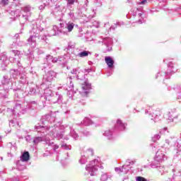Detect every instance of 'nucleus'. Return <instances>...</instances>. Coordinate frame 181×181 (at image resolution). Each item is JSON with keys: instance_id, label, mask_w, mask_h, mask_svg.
Segmentation results:
<instances>
[{"instance_id": "nucleus-1", "label": "nucleus", "mask_w": 181, "mask_h": 181, "mask_svg": "<svg viewBox=\"0 0 181 181\" xmlns=\"http://www.w3.org/2000/svg\"><path fill=\"white\" fill-rule=\"evenodd\" d=\"M9 80L8 76H4L1 83L3 85L4 90H0V98H8V93L9 90H12L13 87V83L8 81Z\"/></svg>"}, {"instance_id": "nucleus-2", "label": "nucleus", "mask_w": 181, "mask_h": 181, "mask_svg": "<svg viewBox=\"0 0 181 181\" xmlns=\"http://www.w3.org/2000/svg\"><path fill=\"white\" fill-rule=\"evenodd\" d=\"M35 129H36V131L38 132V134H41L40 136H36L33 139V143L35 144V145H37V144H39L40 142H42V141H45V139H46L45 138V135H46V129H49V127H41V126H35Z\"/></svg>"}, {"instance_id": "nucleus-3", "label": "nucleus", "mask_w": 181, "mask_h": 181, "mask_svg": "<svg viewBox=\"0 0 181 181\" xmlns=\"http://www.w3.org/2000/svg\"><path fill=\"white\" fill-rule=\"evenodd\" d=\"M97 168H100L101 169L104 168L98 160H94L86 165V170L90 173V176H94V173L96 172Z\"/></svg>"}, {"instance_id": "nucleus-4", "label": "nucleus", "mask_w": 181, "mask_h": 181, "mask_svg": "<svg viewBox=\"0 0 181 181\" xmlns=\"http://www.w3.org/2000/svg\"><path fill=\"white\" fill-rule=\"evenodd\" d=\"M55 121H56V117L50 115H45L42 116L41 119V122L42 124L46 125L45 126V127L46 128L47 127H48L49 128V129H46V132L50 131V128H53V126H50L49 125V124H53V122H54Z\"/></svg>"}, {"instance_id": "nucleus-5", "label": "nucleus", "mask_w": 181, "mask_h": 181, "mask_svg": "<svg viewBox=\"0 0 181 181\" xmlns=\"http://www.w3.org/2000/svg\"><path fill=\"white\" fill-rule=\"evenodd\" d=\"M103 52H111L112 50V39L110 37H105L102 40Z\"/></svg>"}, {"instance_id": "nucleus-6", "label": "nucleus", "mask_w": 181, "mask_h": 181, "mask_svg": "<svg viewBox=\"0 0 181 181\" xmlns=\"http://www.w3.org/2000/svg\"><path fill=\"white\" fill-rule=\"evenodd\" d=\"M61 30L59 32H62L64 35H67L69 33L71 32L73 29H74V23H60Z\"/></svg>"}, {"instance_id": "nucleus-7", "label": "nucleus", "mask_w": 181, "mask_h": 181, "mask_svg": "<svg viewBox=\"0 0 181 181\" xmlns=\"http://www.w3.org/2000/svg\"><path fill=\"white\" fill-rule=\"evenodd\" d=\"M50 131L52 135H54V136H57V138L62 139L64 135V127L63 126H60L59 127L54 126V128Z\"/></svg>"}, {"instance_id": "nucleus-8", "label": "nucleus", "mask_w": 181, "mask_h": 181, "mask_svg": "<svg viewBox=\"0 0 181 181\" xmlns=\"http://www.w3.org/2000/svg\"><path fill=\"white\" fill-rule=\"evenodd\" d=\"M0 69L2 71H5L6 70V66H8V56H6V53L4 52L0 54Z\"/></svg>"}, {"instance_id": "nucleus-9", "label": "nucleus", "mask_w": 181, "mask_h": 181, "mask_svg": "<svg viewBox=\"0 0 181 181\" xmlns=\"http://www.w3.org/2000/svg\"><path fill=\"white\" fill-rule=\"evenodd\" d=\"M34 35L30 36L28 39V43L33 47H36V39L38 37L39 33L35 32V28L33 29Z\"/></svg>"}, {"instance_id": "nucleus-10", "label": "nucleus", "mask_w": 181, "mask_h": 181, "mask_svg": "<svg viewBox=\"0 0 181 181\" xmlns=\"http://www.w3.org/2000/svg\"><path fill=\"white\" fill-rule=\"evenodd\" d=\"M19 76V71L11 69L8 75H5L4 77H8V81L13 83L12 78H16Z\"/></svg>"}, {"instance_id": "nucleus-11", "label": "nucleus", "mask_w": 181, "mask_h": 181, "mask_svg": "<svg viewBox=\"0 0 181 181\" xmlns=\"http://www.w3.org/2000/svg\"><path fill=\"white\" fill-rule=\"evenodd\" d=\"M12 53L13 56H14V58L13 57H10L9 61L11 63H15V62H18V63H19V59H21V52L18 50H13Z\"/></svg>"}, {"instance_id": "nucleus-12", "label": "nucleus", "mask_w": 181, "mask_h": 181, "mask_svg": "<svg viewBox=\"0 0 181 181\" xmlns=\"http://www.w3.org/2000/svg\"><path fill=\"white\" fill-rule=\"evenodd\" d=\"M56 72L53 71H49L45 74L44 80L48 81L49 83H52V81L56 78Z\"/></svg>"}, {"instance_id": "nucleus-13", "label": "nucleus", "mask_w": 181, "mask_h": 181, "mask_svg": "<svg viewBox=\"0 0 181 181\" xmlns=\"http://www.w3.org/2000/svg\"><path fill=\"white\" fill-rule=\"evenodd\" d=\"M81 87L83 93L85 94H88V90L91 89V84L88 83V79H84V81L81 83Z\"/></svg>"}, {"instance_id": "nucleus-14", "label": "nucleus", "mask_w": 181, "mask_h": 181, "mask_svg": "<svg viewBox=\"0 0 181 181\" xmlns=\"http://www.w3.org/2000/svg\"><path fill=\"white\" fill-rule=\"evenodd\" d=\"M30 16H31L30 6H27L23 8L22 18H23L25 21H28V18Z\"/></svg>"}, {"instance_id": "nucleus-15", "label": "nucleus", "mask_w": 181, "mask_h": 181, "mask_svg": "<svg viewBox=\"0 0 181 181\" xmlns=\"http://www.w3.org/2000/svg\"><path fill=\"white\" fill-rule=\"evenodd\" d=\"M148 112H150V115H152L153 118L151 119H153L154 122H156L159 120V117L160 115V112L159 110H155L154 112H152V108H149Z\"/></svg>"}, {"instance_id": "nucleus-16", "label": "nucleus", "mask_w": 181, "mask_h": 181, "mask_svg": "<svg viewBox=\"0 0 181 181\" xmlns=\"http://www.w3.org/2000/svg\"><path fill=\"white\" fill-rule=\"evenodd\" d=\"M7 111L8 112H11V114H19V112H21L22 111V106L21 105V104L17 103L16 104L13 110L8 108Z\"/></svg>"}, {"instance_id": "nucleus-17", "label": "nucleus", "mask_w": 181, "mask_h": 181, "mask_svg": "<svg viewBox=\"0 0 181 181\" xmlns=\"http://www.w3.org/2000/svg\"><path fill=\"white\" fill-rule=\"evenodd\" d=\"M154 160L156 162H163L165 160V154L162 153V151H157Z\"/></svg>"}, {"instance_id": "nucleus-18", "label": "nucleus", "mask_w": 181, "mask_h": 181, "mask_svg": "<svg viewBox=\"0 0 181 181\" xmlns=\"http://www.w3.org/2000/svg\"><path fill=\"white\" fill-rule=\"evenodd\" d=\"M128 168V165H123L119 168H115V170L117 172V173H128L129 169H127Z\"/></svg>"}, {"instance_id": "nucleus-19", "label": "nucleus", "mask_w": 181, "mask_h": 181, "mask_svg": "<svg viewBox=\"0 0 181 181\" xmlns=\"http://www.w3.org/2000/svg\"><path fill=\"white\" fill-rule=\"evenodd\" d=\"M62 29L59 30V28L57 25H54L52 30L49 33V36H56L59 35V33H63V32H60Z\"/></svg>"}, {"instance_id": "nucleus-20", "label": "nucleus", "mask_w": 181, "mask_h": 181, "mask_svg": "<svg viewBox=\"0 0 181 181\" xmlns=\"http://www.w3.org/2000/svg\"><path fill=\"white\" fill-rule=\"evenodd\" d=\"M105 62L110 69L114 67V59L111 57H105Z\"/></svg>"}, {"instance_id": "nucleus-21", "label": "nucleus", "mask_w": 181, "mask_h": 181, "mask_svg": "<svg viewBox=\"0 0 181 181\" xmlns=\"http://www.w3.org/2000/svg\"><path fill=\"white\" fill-rule=\"evenodd\" d=\"M67 82L69 83H67L68 88H66V90H68V95H70V91L74 88V85L73 84L71 81V77H69L67 78Z\"/></svg>"}, {"instance_id": "nucleus-22", "label": "nucleus", "mask_w": 181, "mask_h": 181, "mask_svg": "<svg viewBox=\"0 0 181 181\" xmlns=\"http://www.w3.org/2000/svg\"><path fill=\"white\" fill-rule=\"evenodd\" d=\"M30 159V156L28 151H25L21 156V160L22 162H28Z\"/></svg>"}, {"instance_id": "nucleus-23", "label": "nucleus", "mask_w": 181, "mask_h": 181, "mask_svg": "<svg viewBox=\"0 0 181 181\" xmlns=\"http://www.w3.org/2000/svg\"><path fill=\"white\" fill-rule=\"evenodd\" d=\"M177 117H179V115H177V113L171 112L168 114V120L171 122H175V119H177Z\"/></svg>"}, {"instance_id": "nucleus-24", "label": "nucleus", "mask_w": 181, "mask_h": 181, "mask_svg": "<svg viewBox=\"0 0 181 181\" xmlns=\"http://www.w3.org/2000/svg\"><path fill=\"white\" fill-rule=\"evenodd\" d=\"M16 166L18 170H24V169L26 168L25 165L23 164V161L19 160L16 162Z\"/></svg>"}, {"instance_id": "nucleus-25", "label": "nucleus", "mask_w": 181, "mask_h": 181, "mask_svg": "<svg viewBox=\"0 0 181 181\" xmlns=\"http://www.w3.org/2000/svg\"><path fill=\"white\" fill-rule=\"evenodd\" d=\"M83 155H86L87 158H90V156H93V155H94V151L93 149L89 148L83 153Z\"/></svg>"}, {"instance_id": "nucleus-26", "label": "nucleus", "mask_w": 181, "mask_h": 181, "mask_svg": "<svg viewBox=\"0 0 181 181\" xmlns=\"http://www.w3.org/2000/svg\"><path fill=\"white\" fill-rule=\"evenodd\" d=\"M70 135L72 136V138H74L75 140L78 139V134H77V133H76V132L71 127H70Z\"/></svg>"}, {"instance_id": "nucleus-27", "label": "nucleus", "mask_w": 181, "mask_h": 181, "mask_svg": "<svg viewBox=\"0 0 181 181\" xmlns=\"http://www.w3.org/2000/svg\"><path fill=\"white\" fill-rule=\"evenodd\" d=\"M87 156H86V155L82 154L81 155V158L79 160V163H81V165H85V163L87 162Z\"/></svg>"}, {"instance_id": "nucleus-28", "label": "nucleus", "mask_w": 181, "mask_h": 181, "mask_svg": "<svg viewBox=\"0 0 181 181\" xmlns=\"http://www.w3.org/2000/svg\"><path fill=\"white\" fill-rule=\"evenodd\" d=\"M53 100H57V101H54V103H60V101L63 100V96L58 93H56V95L53 98Z\"/></svg>"}, {"instance_id": "nucleus-29", "label": "nucleus", "mask_w": 181, "mask_h": 181, "mask_svg": "<svg viewBox=\"0 0 181 181\" xmlns=\"http://www.w3.org/2000/svg\"><path fill=\"white\" fill-rule=\"evenodd\" d=\"M103 135L107 136L108 139H112V132L110 130L105 131Z\"/></svg>"}, {"instance_id": "nucleus-30", "label": "nucleus", "mask_w": 181, "mask_h": 181, "mask_svg": "<svg viewBox=\"0 0 181 181\" xmlns=\"http://www.w3.org/2000/svg\"><path fill=\"white\" fill-rule=\"evenodd\" d=\"M83 125H91L93 122H91V119L88 117H85L83 120Z\"/></svg>"}, {"instance_id": "nucleus-31", "label": "nucleus", "mask_w": 181, "mask_h": 181, "mask_svg": "<svg viewBox=\"0 0 181 181\" xmlns=\"http://www.w3.org/2000/svg\"><path fill=\"white\" fill-rule=\"evenodd\" d=\"M117 125L118 127H119L120 128H122V129H125V127L127 126V124L122 123V121L117 119Z\"/></svg>"}, {"instance_id": "nucleus-32", "label": "nucleus", "mask_w": 181, "mask_h": 181, "mask_svg": "<svg viewBox=\"0 0 181 181\" xmlns=\"http://www.w3.org/2000/svg\"><path fill=\"white\" fill-rule=\"evenodd\" d=\"M89 53H90V52H88V51H83V52H80L78 54V56L79 57H87V56H88Z\"/></svg>"}, {"instance_id": "nucleus-33", "label": "nucleus", "mask_w": 181, "mask_h": 181, "mask_svg": "<svg viewBox=\"0 0 181 181\" xmlns=\"http://www.w3.org/2000/svg\"><path fill=\"white\" fill-rule=\"evenodd\" d=\"M64 61V58L59 57L58 58H54L53 63H62V62Z\"/></svg>"}, {"instance_id": "nucleus-34", "label": "nucleus", "mask_w": 181, "mask_h": 181, "mask_svg": "<svg viewBox=\"0 0 181 181\" xmlns=\"http://www.w3.org/2000/svg\"><path fill=\"white\" fill-rule=\"evenodd\" d=\"M117 26H121V25L119 24V22L116 23L113 25L110 26L109 28V30H115V28H117Z\"/></svg>"}, {"instance_id": "nucleus-35", "label": "nucleus", "mask_w": 181, "mask_h": 181, "mask_svg": "<svg viewBox=\"0 0 181 181\" xmlns=\"http://www.w3.org/2000/svg\"><path fill=\"white\" fill-rule=\"evenodd\" d=\"M100 180L101 181H107L108 180V175L107 173H104L101 175L100 177Z\"/></svg>"}, {"instance_id": "nucleus-36", "label": "nucleus", "mask_w": 181, "mask_h": 181, "mask_svg": "<svg viewBox=\"0 0 181 181\" xmlns=\"http://www.w3.org/2000/svg\"><path fill=\"white\" fill-rule=\"evenodd\" d=\"M159 139H160V134H155V135L152 137V141H153V142H156V141H159Z\"/></svg>"}, {"instance_id": "nucleus-37", "label": "nucleus", "mask_w": 181, "mask_h": 181, "mask_svg": "<svg viewBox=\"0 0 181 181\" xmlns=\"http://www.w3.org/2000/svg\"><path fill=\"white\" fill-rule=\"evenodd\" d=\"M62 148H64V149H66V151H70V149H71V146L67 145L66 144H62Z\"/></svg>"}, {"instance_id": "nucleus-38", "label": "nucleus", "mask_w": 181, "mask_h": 181, "mask_svg": "<svg viewBox=\"0 0 181 181\" xmlns=\"http://www.w3.org/2000/svg\"><path fill=\"white\" fill-rule=\"evenodd\" d=\"M46 59L48 63H50V62L53 63V60H54V58H53V57L51 55H47L46 57Z\"/></svg>"}, {"instance_id": "nucleus-39", "label": "nucleus", "mask_w": 181, "mask_h": 181, "mask_svg": "<svg viewBox=\"0 0 181 181\" xmlns=\"http://www.w3.org/2000/svg\"><path fill=\"white\" fill-rule=\"evenodd\" d=\"M38 39H40V40H43L45 43H47V37L46 35H40Z\"/></svg>"}, {"instance_id": "nucleus-40", "label": "nucleus", "mask_w": 181, "mask_h": 181, "mask_svg": "<svg viewBox=\"0 0 181 181\" xmlns=\"http://www.w3.org/2000/svg\"><path fill=\"white\" fill-rule=\"evenodd\" d=\"M93 25L91 26H93L95 28H100V23L98 21H92Z\"/></svg>"}, {"instance_id": "nucleus-41", "label": "nucleus", "mask_w": 181, "mask_h": 181, "mask_svg": "<svg viewBox=\"0 0 181 181\" xmlns=\"http://www.w3.org/2000/svg\"><path fill=\"white\" fill-rule=\"evenodd\" d=\"M135 162H136L135 160H132L130 159H128V160H127V163H129V165H127L126 166H127V168H128V166H129V165H134Z\"/></svg>"}, {"instance_id": "nucleus-42", "label": "nucleus", "mask_w": 181, "mask_h": 181, "mask_svg": "<svg viewBox=\"0 0 181 181\" xmlns=\"http://www.w3.org/2000/svg\"><path fill=\"white\" fill-rule=\"evenodd\" d=\"M75 0H67V6H71V5H74Z\"/></svg>"}, {"instance_id": "nucleus-43", "label": "nucleus", "mask_w": 181, "mask_h": 181, "mask_svg": "<svg viewBox=\"0 0 181 181\" xmlns=\"http://www.w3.org/2000/svg\"><path fill=\"white\" fill-rule=\"evenodd\" d=\"M46 144L47 145H48V146H53V145L54 144V143H53V141L47 139L46 140Z\"/></svg>"}, {"instance_id": "nucleus-44", "label": "nucleus", "mask_w": 181, "mask_h": 181, "mask_svg": "<svg viewBox=\"0 0 181 181\" xmlns=\"http://www.w3.org/2000/svg\"><path fill=\"white\" fill-rule=\"evenodd\" d=\"M136 181H146V179H145L144 177H137L136 178Z\"/></svg>"}, {"instance_id": "nucleus-45", "label": "nucleus", "mask_w": 181, "mask_h": 181, "mask_svg": "<svg viewBox=\"0 0 181 181\" xmlns=\"http://www.w3.org/2000/svg\"><path fill=\"white\" fill-rule=\"evenodd\" d=\"M139 5H146L148 4V0H143L138 3Z\"/></svg>"}, {"instance_id": "nucleus-46", "label": "nucleus", "mask_w": 181, "mask_h": 181, "mask_svg": "<svg viewBox=\"0 0 181 181\" xmlns=\"http://www.w3.org/2000/svg\"><path fill=\"white\" fill-rule=\"evenodd\" d=\"M1 4L3 5H8V4H9V0H1Z\"/></svg>"}, {"instance_id": "nucleus-47", "label": "nucleus", "mask_w": 181, "mask_h": 181, "mask_svg": "<svg viewBox=\"0 0 181 181\" xmlns=\"http://www.w3.org/2000/svg\"><path fill=\"white\" fill-rule=\"evenodd\" d=\"M14 15H16V16H21V11L20 10H16L14 12Z\"/></svg>"}, {"instance_id": "nucleus-48", "label": "nucleus", "mask_w": 181, "mask_h": 181, "mask_svg": "<svg viewBox=\"0 0 181 181\" xmlns=\"http://www.w3.org/2000/svg\"><path fill=\"white\" fill-rule=\"evenodd\" d=\"M78 72V69H73V71H71L72 74H77Z\"/></svg>"}, {"instance_id": "nucleus-49", "label": "nucleus", "mask_w": 181, "mask_h": 181, "mask_svg": "<svg viewBox=\"0 0 181 181\" xmlns=\"http://www.w3.org/2000/svg\"><path fill=\"white\" fill-rule=\"evenodd\" d=\"M104 28H106V29H107V28H110V22L105 23V25H104Z\"/></svg>"}, {"instance_id": "nucleus-50", "label": "nucleus", "mask_w": 181, "mask_h": 181, "mask_svg": "<svg viewBox=\"0 0 181 181\" xmlns=\"http://www.w3.org/2000/svg\"><path fill=\"white\" fill-rule=\"evenodd\" d=\"M54 151H56V149H59V146L57 145H54Z\"/></svg>"}, {"instance_id": "nucleus-51", "label": "nucleus", "mask_w": 181, "mask_h": 181, "mask_svg": "<svg viewBox=\"0 0 181 181\" xmlns=\"http://www.w3.org/2000/svg\"><path fill=\"white\" fill-rule=\"evenodd\" d=\"M165 143H166V144H167L168 146H169L170 144V141L169 140H165Z\"/></svg>"}, {"instance_id": "nucleus-52", "label": "nucleus", "mask_w": 181, "mask_h": 181, "mask_svg": "<svg viewBox=\"0 0 181 181\" xmlns=\"http://www.w3.org/2000/svg\"><path fill=\"white\" fill-rule=\"evenodd\" d=\"M77 78H78V80H81V78H80V72H78L77 75Z\"/></svg>"}, {"instance_id": "nucleus-53", "label": "nucleus", "mask_w": 181, "mask_h": 181, "mask_svg": "<svg viewBox=\"0 0 181 181\" xmlns=\"http://www.w3.org/2000/svg\"><path fill=\"white\" fill-rule=\"evenodd\" d=\"M168 67H170L171 69H173V66H172V64H169Z\"/></svg>"}, {"instance_id": "nucleus-54", "label": "nucleus", "mask_w": 181, "mask_h": 181, "mask_svg": "<svg viewBox=\"0 0 181 181\" xmlns=\"http://www.w3.org/2000/svg\"><path fill=\"white\" fill-rule=\"evenodd\" d=\"M14 37H16V39H18V37H19V34H16Z\"/></svg>"}, {"instance_id": "nucleus-55", "label": "nucleus", "mask_w": 181, "mask_h": 181, "mask_svg": "<svg viewBox=\"0 0 181 181\" xmlns=\"http://www.w3.org/2000/svg\"><path fill=\"white\" fill-rule=\"evenodd\" d=\"M97 4H100L101 2V0H95Z\"/></svg>"}, {"instance_id": "nucleus-56", "label": "nucleus", "mask_w": 181, "mask_h": 181, "mask_svg": "<svg viewBox=\"0 0 181 181\" xmlns=\"http://www.w3.org/2000/svg\"><path fill=\"white\" fill-rule=\"evenodd\" d=\"M69 15L70 16H71L73 15V13L70 12V13H69Z\"/></svg>"}, {"instance_id": "nucleus-57", "label": "nucleus", "mask_w": 181, "mask_h": 181, "mask_svg": "<svg viewBox=\"0 0 181 181\" xmlns=\"http://www.w3.org/2000/svg\"><path fill=\"white\" fill-rule=\"evenodd\" d=\"M39 8H40V9H43V6H40L39 7Z\"/></svg>"}, {"instance_id": "nucleus-58", "label": "nucleus", "mask_w": 181, "mask_h": 181, "mask_svg": "<svg viewBox=\"0 0 181 181\" xmlns=\"http://www.w3.org/2000/svg\"><path fill=\"white\" fill-rule=\"evenodd\" d=\"M2 141V136H0V142Z\"/></svg>"}, {"instance_id": "nucleus-59", "label": "nucleus", "mask_w": 181, "mask_h": 181, "mask_svg": "<svg viewBox=\"0 0 181 181\" xmlns=\"http://www.w3.org/2000/svg\"><path fill=\"white\" fill-rule=\"evenodd\" d=\"M139 23H142L141 20L139 21Z\"/></svg>"}, {"instance_id": "nucleus-60", "label": "nucleus", "mask_w": 181, "mask_h": 181, "mask_svg": "<svg viewBox=\"0 0 181 181\" xmlns=\"http://www.w3.org/2000/svg\"><path fill=\"white\" fill-rule=\"evenodd\" d=\"M139 16H142V13H139Z\"/></svg>"}, {"instance_id": "nucleus-61", "label": "nucleus", "mask_w": 181, "mask_h": 181, "mask_svg": "<svg viewBox=\"0 0 181 181\" xmlns=\"http://www.w3.org/2000/svg\"><path fill=\"white\" fill-rule=\"evenodd\" d=\"M22 79L25 78V77H21Z\"/></svg>"}, {"instance_id": "nucleus-62", "label": "nucleus", "mask_w": 181, "mask_h": 181, "mask_svg": "<svg viewBox=\"0 0 181 181\" xmlns=\"http://www.w3.org/2000/svg\"><path fill=\"white\" fill-rule=\"evenodd\" d=\"M148 113V111H146V114Z\"/></svg>"}, {"instance_id": "nucleus-63", "label": "nucleus", "mask_w": 181, "mask_h": 181, "mask_svg": "<svg viewBox=\"0 0 181 181\" xmlns=\"http://www.w3.org/2000/svg\"><path fill=\"white\" fill-rule=\"evenodd\" d=\"M46 153H44V156H45Z\"/></svg>"}, {"instance_id": "nucleus-64", "label": "nucleus", "mask_w": 181, "mask_h": 181, "mask_svg": "<svg viewBox=\"0 0 181 181\" xmlns=\"http://www.w3.org/2000/svg\"><path fill=\"white\" fill-rule=\"evenodd\" d=\"M179 15H181V13H179Z\"/></svg>"}]
</instances>
